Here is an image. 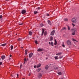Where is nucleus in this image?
Here are the masks:
<instances>
[{"instance_id": "obj_1", "label": "nucleus", "mask_w": 79, "mask_h": 79, "mask_svg": "<svg viewBox=\"0 0 79 79\" xmlns=\"http://www.w3.org/2000/svg\"><path fill=\"white\" fill-rule=\"evenodd\" d=\"M72 35H75V32H77V29L76 28L72 29Z\"/></svg>"}, {"instance_id": "obj_2", "label": "nucleus", "mask_w": 79, "mask_h": 79, "mask_svg": "<svg viewBox=\"0 0 79 79\" xmlns=\"http://www.w3.org/2000/svg\"><path fill=\"white\" fill-rule=\"evenodd\" d=\"M66 43L68 45H71L72 44L71 42L69 40H68L66 42Z\"/></svg>"}, {"instance_id": "obj_3", "label": "nucleus", "mask_w": 79, "mask_h": 79, "mask_svg": "<svg viewBox=\"0 0 79 79\" xmlns=\"http://www.w3.org/2000/svg\"><path fill=\"white\" fill-rule=\"evenodd\" d=\"M72 22L73 23H76V19L75 18H73L72 19Z\"/></svg>"}, {"instance_id": "obj_4", "label": "nucleus", "mask_w": 79, "mask_h": 79, "mask_svg": "<svg viewBox=\"0 0 79 79\" xmlns=\"http://www.w3.org/2000/svg\"><path fill=\"white\" fill-rule=\"evenodd\" d=\"M26 13V10H23L21 11L22 14H25Z\"/></svg>"}, {"instance_id": "obj_5", "label": "nucleus", "mask_w": 79, "mask_h": 79, "mask_svg": "<svg viewBox=\"0 0 79 79\" xmlns=\"http://www.w3.org/2000/svg\"><path fill=\"white\" fill-rule=\"evenodd\" d=\"M55 30L52 31L51 33V34H50L51 35H53L55 34Z\"/></svg>"}, {"instance_id": "obj_6", "label": "nucleus", "mask_w": 79, "mask_h": 79, "mask_svg": "<svg viewBox=\"0 0 79 79\" xmlns=\"http://www.w3.org/2000/svg\"><path fill=\"white\" fill-rule=\"evenodd\" d=\"M33 55V53H31L29 54V57L30 58H31L32 56V55Z\"/></svg>"}, {"instance_id": "obj_7", "label": "nucleus", "mask_w": 79, "mask_h": 79, "mask_svg": "<svg viewBox=\"0 0 79 79\" xmlns=\"http://www.w3.org/2000/svg\"><path fill=\"white\" fill-rule=\"evenodd\" d=\"M42 76V74L40 73H39L38 74V77H41Z\"/></svg>"}, {"instance_id": "obj_8", "label": "nucleus", "mask_w": 79, "mask_h": 79, "mask_svg": "<svg viewBox=\"0 0 79 79\" xmlns=\"http://www.w3.org/2000/svg\"><path fill=\"white\" fill-rule=\"evenodd\" d=\"M38 52H42L43 51V48H39L37 50Z\"/></svg>"}, {"instance_id": "obj_9", "label": "nucleus", "mask_w": 79, "mask_h": 79, "mask_svg": "<svg viewBox=\"0 0 79 79\" xmlns=\"http://www.w3.org/2000/svg\"><path fill=\"white\" fill-rule=\"evenodd\" d=\"M5 57H6L4 55L2 56H1L2 59V60H4L5 58Z\"/></svg>"}, {"instance_id": "obj_10", "label": "nucleus", "mask_w": 79, "mask_h": 79, "mask_svg": "<svg viewBox=\"0 0 79 79\" xmlns=\"http://www.w3.org/2000/svg\"><path fill=\"white\" fill-rule=\"evenodd\" d=\"M50 41H52V40H53V37L52 36H50Z\"/></svg>"}, {"instance_id": "obj_11", "label": "nucleus", "mask_w": 79, "mask_h": 79, "mask_svg": "<svg viewBox=\"0 0 79 79\" xmlns=\"http://www.w3.org/2000/svg\"><path fill=\"white\" fill-rule=\"evenodd\" d=\"M41 64H38L37 65L36 67L37 68H39V67H40L41 66Z\"/></svg>"}, {"instance_id": "obj_12", "label": "nucleus", "mask_w": 79, "mask_h": 79, "mask_svg": "<svg viewBox=\"0 0 79 79\" xmlns=\"http://www.w3.org/2000/svg\"><path fill=\"white\" fill-rule=\"evenodd\" d=\"M6 43L2 44L0 45V46H2V47H4V46H6Z\"/></svg>"}, {"instance_id": "obj_13", "label": "nucleus", "mask_w": 79, "mask_h": 79, "mask_svg": "<svg viewBox=\"0 0 79 79\" xmlns=\"http://www.w3.org/2000/svg\"><path fill=\"white\" fill-rule=\"evenodd\" d=\"M61 54H62V52H59L58 53H57L56 54V55H58V56H60V55H61Z\"/></svg>"}, {"instance_id": "obj_14", "label": "nucleus", "mask_w": 79, "mask_h": 79, "mask_svg": "<svg viewBox=\"0 0 79 79\" xmlns=\"http://www.w3.org/2000/svg\"><path fill=\"white\" fill-rule=\"evenodd\" d=\"M48 24H49V25H51V24H52L51 22L50 21V20H48Z\"/></svg>"}, {"instance_id": "obj_15", "label": "nucleus", "mask_w": 79, "mask_h": 79, "mask_svg": "<svg viewBox=\"0 0 79 79\" xmlns=\"http://www.w3.org/2000/svg\"><path fill=\"white\" fill-rule=\"evenodd\" d=\"M48 67L49 66L48 65H46L45 67V69H48Z\"/></svg>"}, {"instance_id": "obj_16", "label": "nucleus", "mask_w": 79, "mask_h": 79, "mask_svg": "<svg viewBox=\"0 0 79 79\" xmlns=\"http://www.w3.org/2000/svg\"><path fill=\"white\" fill-rule=\"evenodd\" d=\"M29 35H32V32H31V31H30L29 32Z\"/></svg>"}, {"instance_id": "obj_17", "label": "nucleus", "mask_w": 79, "mask_h": 79, "mask_svg": "<svg viewBox=\"0 0 79 79\" xmlns=\"http://www.w3.org/2000/svg\"><path fill=\"white\" fill-rule=\"evenodd\" d=\"M64 21H68V19L67 18H65L64 19Z\"/></svg>"}, {"instance_id": "obj_18", "label": "nucleus", "mask_w": 79, "mask_h": 79, "mask_svg": "<svg viewBox=\"0 0 79 79\" xmlns=\"http://www.w3.org/2000/svg\"><path fill=\"white\" fill-rule=\"evenodd\" d=\"M55 43H54V45H57V41L56 40H55Z\"/></svg>"}, {"instance_id": "obj_19", "label": "nucleus", "mask_w": 79, "mask_h": 79, "mask_svg": "<svg viewBox=\"0 0 79 79\" xmlns=\"http://www.w3.org/2000/svg\"><path fill=\"white\" fill-rule=\"evenodd\" d=\"M41 70V69H40V68H39L36 71L37 72H40V71Z\"/></svg>"}, {"instance_id": "obj_20", "label": "nucleus", "mask_w": 79, "mask_h": 79, "mask_svg": "<svg viewBox=\"0 0 79 79\" xmlns=\"http://www.w3.org/2000/svg\"><path fill=\"white\" fill-rule=\"evenodd\" d=\"M66 30V27H64L62 28V30L63 31V30Z\"/></svg>"}, {"instance_id": "obj_21", "label": "nucleus", "mask_w": 79, "mask_h": 79, "mask_svg": "<svg viewBox=\"0 0 79 79\" xmlns=\"http://www.w3.org/2000/svg\"><path fill=\"white\" fill-rule=\"evenodd\" d=\"M38 13V12L37 11H34V14L35 15H36V14H37Z\"/></svg>"}, {"instance_id": "obj_22", "label": "nucleus", "mask_w": 79, "mask_h": 79, "mask_svg": "<svg viewBox=\"0 0 79 79\" xmlns=\"http://www.w3.org/2000/svg\"><path fill=\"white\" fill-rule=\"evenodd\" d=\"M25 53L26 55H27V50L26 49L25 50Z\"/></svg>"}, {"instance_id": "obj_23", "label": "nucleus", "mask_w": 79, "mask_h": 79, "mask_svg": "<svg viewBox=\"0 0 79 79\" xmlns=\"http://www.w3.org/2000/svg\"><path fill=\"white\" fill-rule=\"evenodd\" d=\"M58 56H56L54 57V58L55 60H58Z\"/></svg>"}, {"instance_id": "obj_24", "label": "nucleus", "mask_w": 79, "mask_h": 79, "mask_svg": "<svg viewBox=\"0 0 79 79\" xmlns=\"http://www.w3.org/2000/svg\"><path fill=\"white\" fill-rule=\"evenodd\" d=\"M10 48H11L10 50H12L13 49V46L11 45L10 46Z\"/></svg>"}, {"instance_id": "obj_25", "label": "nucleus", "mask_w": 79, "mask_h": 79, "mask_svg": "<svg viewBox=\"0 0 79 79\" xmlns=\"http://www.w3.org/2000/svg\"><path fill=\"white\" fill-rule=\"evenodd\" d=\"M62 47H65V46L64 45V42L62 43Z\"/></svg>"}, {"instance_id": "obj_26", "label": "nucleus", "mask_w": 79, "mask_h": 79, "mask_svg": "<svg viewBox=\"0 0 79 79\" xmlns=\"http://www.w3.org/2000/svg\"><path fill=\"white\" fill-rule=\"evenodd\" d=\"M47 34V32H44V35H46Z\"/></svg>"}, {"instance_id": "obj_27", "label": "nucleus", "mask_w": 79, "mask_h": 79, "mask_svg": "<svg viewBox=\"0 0 79 79\" xmlns=\"http://www.w3.org/2000/svg\"><path fill=\"white\" fill-rule=\"evenodd\" d=\"M35 43L36 44H38V42H37V40L35 41Z\"/></svg>"}, {"instance_id": "obj_28", "label": "nucleus", "mask_w": 79, "mask_h": 79, "mask_svg": "<svg viewBox=\"0 0 79 79\" xmlns=\"http://www.w3.org/2000/svg\"><path fill=\"white\" fill-rule=\"evenodd\" d=\"M51 45H52V47H53V43L52 42H51Z\"/></svg>"}, {"instance_id": "obj_29", "label": "nucleus", "mask_w": 79, "mask_h": 79, "mask_svg": "<svg viewBox=\"0 0 79 79\" xmlns=\"http://www.w3.org/2000/svg\"><path fill=\"white\" fill-rule=\"evenodd\" d=\"M58 74H59V75H61L62 73H61V72H59L58 73Z\"/></svg>"}, {"instance_id": "obj_30", "label": "nucleus", "mask_w": 79, "mask_h": 79, "mask_svg": "<svg viewBox=\"0 0 79 79\" xmlns=\"http://www.w3.org/2000/svg\"><path fill=\"white\" fill-rule=\"evenodd\" d=\"M67 27H68V29L69 30H70V27L68 26H67Z\"/></svg>"}, {"instance_id": "obj_31", "label": "nucleus", "mask_w": 79, "mask_h": 79, "mask_svg": "<svg viewBox=\"0 0 79 79\" xmlns=\"http://www.w3.org/2000/svg\"><path fill=\"white\" fill-rule=\"evenodd\" d=\"M18 40L19 41H20V40H22V39H21V38H19V39H18Z\"/></svg>"}, {"instance_id": "obj_32", "label": "nucleus", "mask_w": 79, "mask_h": 79, "mask_svg": "<svg viewBox=\"0 0 79 79\" xmlns=\"http://www.w3.org/2000/svg\"><path fill=\"white\" fill-rule=\"evenodd\" d=\"M63 56H60L59 57V58H60V59L62 58H63Z\"/></svg>"}, {"instance_id": "obj_33", "label": "nucleus", "mask_w": 79, "mask_h": 79, "mask_svg": "<svg viewBox=\"0 0 79 79\" xmlns=\"http://www.w3.org/2000/svg\"><path fill=\"white\" fill-rule=\"evenodd\" d=\"M36 9L39 10H40V7H38V8H36Z\"/></svg>"}, {"instance_id": "obj_34", "label": "nucleus", "mask_w": 79, "mask_h": 79, "mask_svg": "<svg viewBox=\"0 0 79 79\" xmlns=\"http://www.w3.org/2000/svg\"><path fill=\"white\" fill-rule=\"evenodd\" d=\"M55 69H58V68L57 67H56L55 68Z\"/></svg>"}, {"instance_id": "obj_35", "label": "nucleus", "mask_w": 79, "mask_h": 79, "mask_svg": "<svg viewBox=\"0 0 79 79\" xmlns=\"http://www.w3.org/2000/svg\"><path fill=\"white\" fill-rule=\"evenodd\" d=\"M2 62H0V65H2Z\"/></svg>"}, {"instance_id": "obj_36", "label": "nucleus", "mask_w": 79, "mask_h": 79, "mask_svg": "<svg viewBox=\"0 0 79 79\" xmlns=\"http://www.w3.org/2000/svg\"><path fill=\"white\" fill-rule=\"evenodd\" d=\"M2 15H0V18H2Z\"/></svg>"}, {"instance_id": "obj_37", "label": "nucleus", "mask_w": 79, "mask_h": 79, "mask_svg": "<svg viewBox=\"0 0 79 79\" xmlns=\"http://www.w3.org/2000/svg\"><path fill=\"white\" fill-rule=\"evenodd\" d=\"M72 25L74 27V26H75V25H74V24L72 23Z\"/></svg>"}, {"instance_id": "obj_38", "label": "nucleus", "mask_w": 79, "mask_h": 79, "mask_svg": "<svg viewBox=\"0 0 79 79\" xmlns=\"http://www.w3.org/2000/svg\"><path fill=\"white\" fill-rule=\"evenodd\" d=\"M72 40L73 41H76V40H75L74 39H73Z\"/></svg>"}, {"instance_id": "obj_39", "label": "nucleus", "mask_w": 79, "mask_h": 79, "mask_svg": "<svg viewBox=\"0 0 79 79\" xmlns=\"http://www.w3.org/2000/svg\"><path fill=\"white\" fill-rule=\"evenodd\" d=\"M44 32H42V34H41V35H44Z\"/></svg>"}, {"instance_id": "obj_40", "label": "nucleus", "mask_w": 79, "mask_h": 79, "mask_svg": "<svg viewBox=\"0 0 79 79\" xmlns=\"http://www.w3.org/2000/svg\"><path fill=\"white\" fill-rule=\"evenodd\" d=\"M22 67V65H21L20 66V68H21Z\"/></svg>"}, {"instance_id": "obj_41", "label": "nucleus", "mask_w": 79, "mask_h": 79, "mask_svg": "<svg viewBox=\"0 0 79 79\" xmlns=\"http://www.w3.org/2000/svg\"><path fill=\"white\" fill-rule=\"evenodd\" d=\"M42 32H44V30L42 29Z\"/></svg>"}, {"instance_id": "obj_42", "label": "nucleus", "mask_w": 79, "mask_h": 79, "mask_svg": "<svg viewBox=\"0 0 79 79\" xmlns=\"http://www.w3.org/2000/svg\"><path fill=\"white\" fill-rule=\"evenodd\" d=\"M34 68H36V65H35L34 66Z\"/></svg>"}, {"instance_id": "obj_43", "label": "nucleus", "mask_w": 79, "mask_h": 79, "mask_svg": "<svg viewBox=\"0 0 79 79\" xmlns=\"http://www.w3.org/2000/svg\"><path fill=\"white\" fill-rule=\"evenodd\" d=\"M47 16H49V14H47Z\"/></svg>"}, {"instance_id": "obj_44", "label": "nucleus", "mask_w": 79, "mask_h": 79, "mask_svg": "<svg viewBox=\"0 0 79 79\" xmlns=\"http://www.w3.org/2000/svg\"><path fill=\"white\" fill-rule=\"evenodd\" d=\"M18 76H19V75L18 74H17V77H18Z\"/></svg>"}, {"instance_id": "obj_45", "label": "nucleus", "mask_w": 79, "mask_h": 79, "mask_svg": "<svg viewBox=\"0 0 79 79\" xmlns=\"http://www.w3.org/2000/svg\"><path fill=\"white\" fill-rule=\"evenodd\" d=\"M23 23H22L19 24V25H23Z\"/></svg>"}, {"instance_id": "obj_46", "label": "nucleus", "mask_w": 79, "mask_h": 79, "mask_svg": "<svg viewBox=\"0 0 79 79\" xmlns=\"http://www.w3.org/2000/svg\"><path fill=\"white\" fill-rule=\"evenodd\" d=\"M10 57H11V56H12V55H11L10 54Z\"/></svg>"}, {"instance_id": "obj_47", "label": "nucleus", "mask_w": 79, "mask_h": 79, "mask_svg": "<svg viewBox=\"0 0 79 79\" xmlns=\"http://www.w3.org/2000/svg\"><path fill=\"white\" fill-rule=\"evenodd\" d=\"M24 61H26V59H24Z\"/></svg>"}, {"instance_id": "obj_48", "label": "nucleus", "mask_w": 79, "mask_h": 79, "mask_svg": "<svg viewBox=\"0 0 79 79\" xmlns=\"http://www.w3.org/2000/svg\"><path fill=\"white\" fill-rule=\"evenodd\" d=\"M28 76H31V73H30L29 74Z\"/></svg>"}, {"instance_id": "obj_49", "label": "nucleus", "mask_w": 79, "mask_h": 79, "mask_svg": "<svg viewBox=\"0 0 79 79\" xmlns=\"http://www.w3.org/2000/svg\"><path fill=\"white\" fill-rule=\"evenodd\" d=\"M48 59V58L47 57L46 58V60H47Z\"/></svg>"}, {"instance_id": "obj_50", "label": "nucleus", "mask_w": 79, "mask_h": 79, "mask_svg": "<svg viewBox=\"0 0 79 79\" xmlns=\"http://www.w3.org/2000/svg\"><path fill=\"white\" fill-rule=\"evenodd\" d=\"M25 63H26V61H24V64H25Z\"/></svg>"}, {"instance_id": "obj_51", "label": "nucleus", "mask_w": 79, "mask_h": 79, "mask_svg": "<svg viewBox=\"0 0 79 79\" xmlns=\"http://www.w3.org/2000/svg\"><path fill=\"white\" fill-rule=\"evenodd\" d=\"M51 44L50 42H49V44Z\"/></svg>"}, {"instance_id": "obj_52", "label": "nucleus", "mask_w": 79, "mask_h": 79, "mask_svg": "<svg viewBox=\"0 0 79 79\" xmlns=\"http://www.w3.org/2000/svg\"><path fill=\"white\" fill-rule=\"evenodd\" d=\"M6 0V1H9L10 0Z\"/></svg>"}, {"instance_id": "obj_53", "label": "nucleus", "mask_w": 79, "mask_h": 79, "mask_svg": "<svg viewBox=\"0 0 79 79\" xmlns=\"http://www.w3.org/2000/svg\"><path fill=\"white\" fill-rule=\"evenodd\" d=\"M0 60H1V58H0Z\"/></svg>"}, {"instance_id": "obj_54", "label": "nucleus", "mask_w": 79, "mask_h": 79, "mask_svg": "<svg viewBox=\"0 0 79 79\" xmlns=\"http://www.w3.org/2000/svg\"><path fill=\"white\" fill-rule=\"evenodd\" d=\"M23 48V47H22V48Z\"/></svg>"}, {"instance_id": "obj_55", "label": "nucleus", "mask_w": 79, "mask_h": 79, "mask_svg": "<svg viewBox=\"0 0 79 79\" xmlns=\"http://www.w3.org/2000/svg\"><path fill=\"white\" fill-rule=\"evenodd\" d=\"M22 79H25V78H23Z\"/></svg>"}, {"instance_id": "obj_56", "label": "nucleus", "mask_w": 79, "mask_h": 79, "mask_svg": "<svg viewBox=\"0 0 79 79\" xmlns=\"http://www.w3.org/2000/svg\"><path fill=\"white\" fill-rule=\"evenodd\" d=\"M16 35H17V34H16Z\"/></svg>"}, {"instance_id": "obj_57", "label": "nucleus", "mask_w": 79, "mask_h": 79, "mask_svg": "<svg viewBox=\"0 0 79 79\" xmlns=\"http://www.w3.org/2000/svg\"><path fill=\"white\" fill-rule=\"evenodd\" d=\"M61 79H63V78H61Z\"/></svg>"}]
</instances>
